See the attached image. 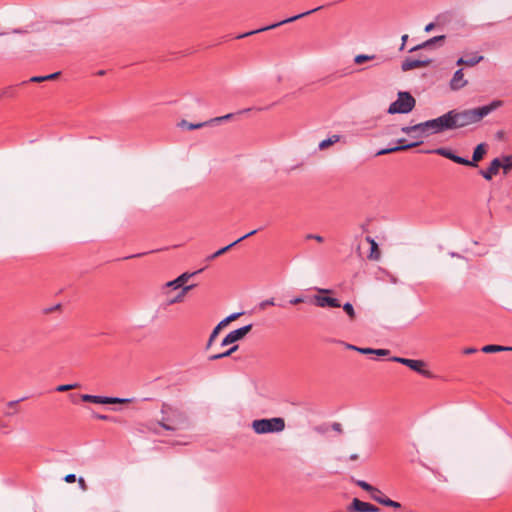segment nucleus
Listing matches in <instances>:
<instances>
[{"instance_id":"nucleus-1","label":"nucleus","mask_w":512,"mask_h":512,"mask_svg":"<svg viewBox=\"0 0 512 512\" xmlns=\"http://www.w3.org/2000/svg\"><path fill=\"white\" fill-rule=\"evenodd\" d=\"M502 105L503 102L501 100H494L490 104L482 107H476L465 110H450L452 112L451 116L454 130L480 122L484 117H486L487 115H489L491 112L495 111Z\"/></svg>"},{"instance_id":"nucleus-2","label":"nucleus","mask_w":512,"mask_h":512,"mask_svg":"<svg viewBox=\"0 0 512 512\" xmlns=\"http://www.w3.org/2000/svg\"><path fill=\"white\" fill-rule=\"evenodd\" d=\"M161 412L162 418L159 421V425L165 430L176 431L187 426V417L180 410L168 404H163Z\"/></svg>"},{"instance_id":"nucleus-3","label":"nucleus","mask_w":512,"mask_h":512,"mask_svg":"<svg viewBox=\"0 0 512 512\" xmlns=\"http://www.w3.org/2000/svg\"><path fill=\"white\" fill-rule=\"evenodd\" d=\"M251 427L256 434L279 433L285 429V420L282 417L255 419Z\"/></svg>"},{"instance_id":"nucleus-4","label":"nucleus","mask_w":512,"mask_h":512,"mask_svg":"<svg viewBox=\"0 0 512 512\" xmlns=\"http://www.w3.org/2000/svg\"><path fill=\"white\" fill-rule=\"evenodd\" d=\"M415 104L416 100L409 92L400 91L397 100L390 104L388 113L407 114L414 109Z\"/></svg>"},{"instance_id":"nucleus-5","label":"nucleus","mask_w":512,"mask_h":512,"mask_svg":"<svg viewBox=\"0 0 512 512\" xmlns=\"http://www.w3.org/2000/svg\"><path fill=\"white\" fill-rule=\"evenodd\" d=\"M323 6H319V7H316L314 9H311L309 11H306V12H303V13H300L298 15H295V16H292V17H289L287 19H284L280 22H277V23H274V24H271L269 26H266V27H263V28H259V29H256V30H253V31H250V32H247V33H244V34H241V35H238L236 36L237 39H241V38H244V37H247V36H250V35H253V34H256V33H260V32H263V31H267V30H271V29H274L276 27H279L283 24H286V23H291V22H294L300 18H303L307 15H310L320 9H322Z\"/></svg>"},{"instance_id":"nucleus-6","label":"nucleus","mask_w":512,"mask_h":512,"mask_svg":"<svg viewBox=\"0 0 512 512\" xmlns=\"http://www.w3.org/2000/svg\"><path fill=\"white\" fill-rule=\"evenodd\" d=\"M390 360L401 363L426 378L433 377V374L429 370L425 369L426 363L423 360H414L397 356L391 357Z\"/></svg>"},{"instance_id":"nucleus-7","label":"nucleus","mask_w":512,"mask_h":512,"mask_svg":"<svg viewBox=\"0 0 512 512\" xmlns=\"http://www.w3.org/2000/svg\"><path fill=\"white\" fill-rule=\"evenodd\" d=\"M365 242H366V245L368 246V250L365 252L364 245L362 243H360L357 247L359 256L362 257L365 255L369 260H374V261L379 260L381 257V252H380V249H379L376 241L373 238H371L370 236H366Z\"/></svg>"},{"instance_id":"nucleus-8","label":"nucleus","mask_w":512,"mask_h":512,"mask_svg":"<svg viewBox=\"0 0 512 512\" xmlns=\"http://www.w3.org/2000/svg\"><path fill=\"white\" fill-rule=\"evenodd\" d=\"M81 399L84 402H90V403H95V404H117V403H128L131 401L130 399L98 396V395H90V394L81 395Z\"/></svg>"},{"instance_id":"nucleus-9","label":"nucleus","mask_w":512,"mask_h":512,"mask_svg":"<svg viewBox=\"0 0 512 512\" xmlns=\"http://www.w3.org/2000/svg\"><path fill=\"white\" fill-rule=\"evenodd\" d=\"M252 329V324H248L234 331H231L222 340L221 346H227L243 339Z\"/></svg>"},{"instance_id":"nucleus-10","label":"nucleus","mask_w":512,"mask_h":512,"mask_svg":"<svg viewBox=\"0 0 512 512\" xmlns=\"http://www.w3.org/2000/svg\"><path fill=\"white\" fill-rule=\"evenodd\" d=\"M370 498L374 501L378 502L381 505H384L386 507H391L394 509H400L402 507L401 503L391 500L387 496H385L382 491H380L378 488H374V490L369 494Z\"/></svg>"},{"instance_id":"nucleus-11","label":"nucleus","mask_w":512,"mask_h":512,"mask_svg":"<svg viewBox=\"0 0 512 512\" xmlns=\"http://www.w3.org/2000/svg\"><path fill=\"white\" fill-rule=\"evenodd\" d=\"M425 153H435L437 155L443 156V157L450 159L451 161H453L457 164H461V165H465L468 163V159L460 157V156L456 155L454 152H452L451 150L446 149V148H437L435 150H428V151H425Z\"/></svg>"},{"instance_id":"nucleus-12","label":"nucleus","mask_w":512,"mask_h":512,"mask_svg":"<svg viewBox=\"0 0 512 512\" xmlns=\"http://www.w3.org/2000/svg\"><path fill=\"white\" fill-rule=\"evenodd\" d=\"M312 303L318 307H340L341 304L338 299L325 296V295H315L312 299Z\"/></svg>"},{"instance_id":"nucleus-13","label":"nucleus","mask_w":512,"mask_h":512,"mask_svg":"<svg viewBox=\"0 0 512 512\" xmlns=\"http://www.w3.org/2000/svg\"><path fill=\"white\" fill-rule=\"evenodd\" d=\"M431 62V59L406 58L401 64V69L403 71H409L416 68L427 67L431 64Z\"/></svg>"},{"instance_id":"nucleus-14","label":"nucleus","mask_w":512,"mask_h":512,"mask_svg":"<svg viewBox=\"0 0 512 512\" xmlns=\"http://www.w3.org/2000/svg\"><path fill=\"white\" fill-rule=\"evenodd\" d=\"M257 229L255 230H252L250 231L249 233L243 235L242 237L238 238L237 240H235L234 242L230 243L229 245L217 250L215 253L211 254L210 256L207 257V260L208 261H211V260H214L215 258L223 255L224 253L228 252L232 247H234L236 244L240 243L241 241H243L244 239L250 237V236H253L257 233Z\"/></svg>"},{"instance_id":"nucleus-15","label":"nucleus","mask_w":512,"mask_h":512,"mask_svg":"<svg viewBox=\"0 0 512 512\" xmlns=\"http://www.w3.org/2000/svg\"><path fill=\"white\" fill-rule=\"evenodd\" d=\"M451 113V111H448L447 113L435 118L440 133L447 130H454Z\"/></svg>"},{"instance_id":"nucleus-16","label":"nucleus","mask_w":512,"mask_h":512,"mask_svg":"<svg viewBox=\"0 0 512 512\" xmlns=\"http://www.w3.org/2000/svg\"><path fill=\"white\" fill-rule=\"evenodd\" d=\"M486 153H487V144H485V143L478 144L473 151L472 160H468V163L465 164V166L476 167L477 163L484 158Z\"/></svg>"},{"instance_id":"nucleus-17","label":"nucleus","mask_w":512,"mask_h":512,"mask_svg":"<svg viewBox=\"0 0 512 512\" xmlns=\"http://www.w3.org/2000/svg\"><path fill=\"white\" fill-rule=\"evenodd\" d=\"M404 142H405V139H400V140H398L399 146L382 149L377 152V155H385V154H389V153H393V152H397V151L408 150V149L416 147L422 143L421 141H418V142H414V143L404 144Z\"/></svg>"},{"instance_id":"nucleus-18","label":"nucleus","mask_w":512,"mask_h":512,"mask_svg":"<svg viewBox=\"0 0 512 512\" xmlns=\"http://www.w3.org/2000/svg\"><path fill=\"white\" fill-rule=\"evenodd\" d=\"M500 168H501L500 158H495L491 161V163L487 169H485V170L482 169L479 171V173L484 179L491 180L493 178V176L498 174Z\"/></svg>"},{"instance_id":"nucleus-19","label":"nucleus","mask_w":512,"mask_h":512,"mask_svg":"<svg viewBox=\"0 0 512 512\" xmlns=\"http://www.w3.org/2000/svg\"><path fill=\"white\" fill-rule=\"evenodd\" d=\"M466 85H467V80L464 79L463 70L462 69H458L454 73V75H453V77H452V79L450 81V88L452 90L457 91V90L463 88Z\"/></svg>"},{"instance_id":"nucleus-20","label":"nucleus","mask_w":512,"mask_h":512,"mask_svg":"<svg viewBox=\"0 0 512 512\" xmlns=\"http://www.w3.org/2000/svg\"><path fill=\"white\" fill-rule=\"evenodd\" d=\"M353 508H354V512H379L380 511V509L377 506L370 504L368 502L361 501L357 498H354Z\"/></svg>"},{"instance_id":"nucleus-21","label":"nucleus","mask_w":512,"mask_h":512,"mask_svg":"<svg viewBox=\"0 0 512 512\" xmlns=\"http://www.w3.org/2000/svg\"><path fill=\"white\" fill-rule=\"evenodd\" d=\"M401 131L405 134L411 135L412 133H418L417 137L428 136V128H426L422 123H418L413 126H404L401 128Z\"/></svg>"},{"instance_id":"nucleus-22","label":"nucleus","mask_w":512,"mask_h":512,"mask_svg":"<svg viewBox=\"0 0 512 512\" xmlns=\"http://www.w3.org/2000/svg\"><path fill=\"white\" fill-rule=\"evenodd\" d=\"M445 38H446L445 35H440V36L432 37V38L424 41L423 43H421V44L411 48L410 52H414V51H417V50H420V49L430 48V47H432L433 45H435L438 42H443L445 40Z\"/></svg>"},{"instance_id":"nucleus-23","label":"nucleus","mask_w":512,"mask_h":512,"mask_svg":"<svg viewBox=\"0 0 512 512\" xmlns=\"http://www.w3.org/2000/svg\"><path fill=\"white\" fill-rule=\"evenodd\" d=\"M194 273H183L178 278L173 281L168 282L167 287H172L173 289H178L180 287H185L184 284L188 281V279L193 276Z\"/></svg>"},{"instance_id":"nucleus-24","label":"nucleus","mask_w":512,"mask_h":512,"mask_svg":"<svg viewBox=\"0 0 512 512\" xmlns=\"http://www.w3.org/2000/svg\"><path fill=\"white\" fill-rule=\"evenodd\" d=\"M354 351H358L362 354H375L377 356H386L390 354V351L387 349L359 348L357 346H354Z\"/></svg>"},{"instance_id":"nucleus-25","label":"nucleus","mask_w":512,"mask_h":512,"mask_svg":"<svg viewBox=\"0 0 512 512\" xmlns=\"http://www.w3.org/2000/svg\"><path fill=\"white\" fill-rule=\"evenodd\" d=\"M342 139V136L338 135V134H334L332 136H330L329 138L321 141L318 145V148L320 150H326L327 148H329L330 146L340 142Z\"/></svg>"},{"instance_id":"nucleus-26","label":"nucleus","mask_w":512,"mask_h":512,"mask_svg":"<svg viewBox=\"0 0 512 512\" xmlns=\"http://www.w3.org/2000/svg\"><path fill=\"white\" fill-rule=\"evenodd\" d=\"M482 352L484 353H496L501 351H512V347H506L501 345H486L482 347Z\"/></svg>"},{"instance_id":"nucleus-27","label":"nucleus","mask_w":512,"mask_h":512,"mask_svg":"<svg viewBox=\"0 0 512 512\" xmlns=\"http://www.w3.org/2000/svg\"><path fill=\"white\" fill-rule=\"evenodd\" d=\"M225 325L222 324V321H220L217 326L213 329V331L211 332L210 336H209V339H208V342L206 344V350L210 349L213 342L215 341V339L217 338L218 334L220 333L221 329L224 327Z\"/></svg>"},{"instance_id":"nucleus-28","label":"nucleus","mask_w":512,"mask_h":512,"mask_svg":"<svg viewBox=\"0 0 512 512\" xmlns=\"http://www.w3.org/2000/svg\"><path fill=\"white\" fill-rule=\"evenodd\" d=\"M501 168L503 169L504 174H508V172L512 169V155H504L500 158Z\"/></svg>"},{"instance_id":"nucleus-29","label":"nucleus","mask_w":512,"mask_h":512,"mask_svg":"<svg viewBox=\"0 0 512 512\" xmlns=\"http://www.w3.org/2000/svg\"><path fill=\"white\" fill-rule=\"evenodd\" d=\"M238 347H239L238 345H234L231 348H229L228 350H226L225 352L210 355L208 359L210 361H215V360H218V359H222V358L228 357L232 353H234L238 349Z\"/></svg>"},{"instance_id":"nucleus-30","label":"nucleus","mask_w":512,"mask_h":512,"mask_svg":"<svg viewBox=\"0 0 512 512\" xmlns=\"http://www.w3.org/2000/svg\"><path fill=\"white\" fill-rule=\"evenodd\" d=\"M376 59H377L376 55L359 54L354 57V64L362 65L368 61H374Z\"/></svg>"},{"instance_id":"nucleus-31","label":"nucleus","mask_w":512,"mask_h":512,"mask_svg":"<svg viewBox=\"0 0 512 512\" xmlns=\"http://www.w3.org/2000/svg\"><path fill=\"white\" fill-rule=\"evenodd\" d=\"M194 287V285H188L182 288V290L172 299L168 301L169 304H174L177 302H181L186 295V293L191 290Z\"/></svg>"},{"instance_id":"nucleus-32","label":"nucleus","mask_w":512,"mask_h":512,"mask_svg":"<svg viewBox=\"0 0 512 512\" xmlns=\"http://www.w3.org/2000/svg\"><path fill=\"white\" fill-rule=\"evenodd\" d=\"M423 125L426 128H428V135H430V134H440V132L438 130V127H437V122L435 121V119H431V120L425 121V122H423Z\"/></svg>"},{"instance_id":"nucleus-33","label":"nucleus","mask_w":512,"mask_h":512,"mask_svg":"<svg viewBox=\"0 0 512 512\" xmlns=\"http://www.w3.org/2000/svg\"><path fill=\"white\" fill-rule=\"evenodd\" d=\"M482 60H483V56L478 55L477 53H475V54H472V55H469V56L465 57V65H467V66H475L476 64H478Z\"/></svg>"},{"instance_id":"nucleus-34","label":"nucleus","mask_w":512,"mask_h":512,"mask_svg":"<svg viewBox=\"0 0 512 512\" xmlns=\"http://www.w3.org/2000/svg\"><path fill=\"white\" fill-rule=\"evenodd\" d=\"M207 125H209V121L193 124V123H188L186 120H182L180 123L181 127H186L189 130L199 129V128H202Z\"/></svg>"},{"instance_id":"nucleus-35","label":"nucleus","mask_w":512,"mask_h":512,"mask_svg":"<svg viewBox=\"0 0 512 512\" xmlns=\"http://www.w3.org/2000/svg\"><path fill=\"white\" fill-rule=\"evenodd\" d=\"M354 484H356L357 486L361 487L362 489H364L365 491H367L369 494L374 490V486H372L371 484L363 481V480H356L354 481Z\"/></svg>"},{"instance_id":"nucleus-36","label":"nucleus","mask_w":512,"mask_h":512,"mask_svg":"<svg viewBox=\"0 0 512 512\" xmlns=\"http://www.w3.org/2000/svg\"><path fill=\"white\" fill-rule=\"evenodd\" d=\"M233 116H234V114L229 113V114H226V115H224V116L215 117V118H213V119L209 120V124L214 123V122H216V123H220V122H222V121H224V120L231 119Z\"/></svg>"},{"instance_id":"nucleus-37","label":"nucleus","mask_w":512,"mask_h":512,"mask_svg":"<svg viewBox=\"0 0 512 512\" xmlns=\"http://www.w3.org/2000/svg\"><path fill=\"white\" fill-rule=\"evenodd\" d=\"M77 387V384H63L56 388L58 392H66Z\"/></svg>"},{"instance_id":"nucleus-38","label":"nucleus","mask_w":512,"mask_h":512,"mask_svg":"<svg viewBox=\"0 0 512 512\" xmlns=\"http://www.w3.org/2000/svg\"><path fill=\"white\" fill-rule=\"evenodd\" d=\"M24 399H25V398H22V399H20V400H13V401H9V402L7 403V407H8V408H11V409H14V413H16V412H17V409H16V408H17L18 403H19L20 401H23ZM12 414H13V412H8V413H7V415H12Z\"/></svg>"},{"instance_id":"nucleus-39","label":"nucleus","mask_w":512,"mask_h":512,"mask_svg":"<svg viewBox=\"0 0 512 512\" xmlns=\"http://www.w3.org/2000/svg\"><path fill=\"white\" fill-rule=\"evenodd\" d=\"M13 93H14L13 88L12 87H7V88L3 89L2 91H0V99L2 97H12Z\"/></svg>"},{"instance_id":"nucleus-40","label":"nucleus","mask_w":512,"mask_h":512,"mask_svg":"<svg viewBox=\"0 0 512 512\" xmlns=\"http://www.w3.org/2000/svg\"><path fill=\"white\" fill-rule=\"evenodd\" d=\"M274 305H275L274 298H270V299L262 301L259 304V307L261 310H264V309H266L267 306H274Z\"/></svg>"},{"instance_id":"nucleus-41","label":"nucleus","mask_w":512,"mask_h":512,"mask_svg":"<svg viewBox=\"0 0 512 512\" xmlns=\"http://www.w3.org/2000/svg\"><path fill=\"white\" fill-rule=\"evenodd\" d=\"M240 315H241V313L231 314L230 316H228V317H226L225 319L222 320V324H224L226 326L229 322L237 319Z\"/></svg>"},{"instance_id":"nucleus-42","label":"nucleus","mask_w":512,"mask_h":512,"mask_svg":"<svg viewBox=\"0 0 512 512\" xmlns=\"http://www.w3.org/2000/svg\"><path fill=\"white\" fill-rule=\"evenodd\" d=\"M94 417L96 419H99V420H104V421H114L116 422V420L108 415H103V414H95Z\"/></svg>"},{"instance_id":"nucleus-43","label":"nucleus","mask_w":512,"mask_h":512,"mask_svg":"<svg viewBox=\"0 0 512 512\" xmlns=\"http://www.w3.org/2000/svg\"><path fill=\"white\" fill-rule=\"evenodd\" d=\"M344 311L347 313L349 317L352 318V303L347 302L343 305Z\"/></svg>"},{"instance_id":"nucleus-44","label":"nucleus","mask_w":512,"mask_h":512,"mask_svg":"<svg viewBox=\"0 0 512 512\" xmlns=\"http://www.w3.org/2000/svg\"><path fill=\"white\" fill-rule=\"evenodd\" d=\"M29 81L39 83V82L47 81V78H46V76H33L30 78Z\"/></svg>"},{"instance_id":"nucleus-45","label":"nucleus","mask_w":512,"mask_h":512,"mask_svg":"<svg viewBox=\"0 0 512 512\" xmlns=\"http://www.w3.org/2000/svg\"><path fill=\"white\" fill-rule=\"evenodd\" d=\"M77 481H78L79 487H80L83 491H86V490L88 489L87 484H86L85 480H84L82 477L78 478V480H77Z\"/></svg>"},{"instance_id":"nucleus-46","label":"nucleus","mask_w":512,"mask_h":512,"mask_svg":"<svg viewBox=\"0 0 512 512\" xmlns=\"http://www.w3.org/2000/svg\"><path fill=\"white\" fill-rule=\"evenodd\" d=\"M64 480L67 482V483H74L77 479H76V476L74 474H68L64 477Z\"/></svg>"},{"instance_id":"nucleus-47","label":"nucleus","mask_w":512,"mask_h":512,"mask_svg":"<svg viewBox=\"0 0 512 512\" xmlns=\"http://www.w3.org/2000/svg\"><path fill=\"white\" fill-rule=\"evenodd\" d=\"M304 301V299L302 297H296V298H293L289 301V303L291 305H297L299 303H302Z\"/></svg>"},{"instance_id":"nucleus-48","label":"nucleus","mask_w":512,"mask_h":512,"mask_svg":"<svg viewBox=\"0 0 512 512\" xmlns=\"http://www.w3.org/2000/svg\"><path fill=\"white\" fill-rule=\"evenodd\" d=\"M307 238L315 239L318 242H323V237H321L320 235L309 234V235H307Z\"/></svg>"},{"instance_id":"nucleus-49","label":"nucleus","mask_w":512,"mask_h":512,"mask_svg":"<svg viewBox=\"0 0 512 512\" xmlns=\"http://www.w3.org/2000/svg\"><path fill=\"white\" fill-rule=\"evenodd\" d=\"M478 350L476 348H473V347H467L463 350V353L464 354H473V353H476Z\"/></svg>"},{"instance_id":"nucleus-50","label":"nucleus","mask_w":512,"mask_h":512,"mask_svg":"<svg viewBox=\"0 0 512 512\" xmlns=\"http://www.w3.org/2000/svg\"><path fill=\"white\" fill-rule=\"evenodd\" d=\"M60 75V72H55L49 75H46L47 80H53L56 79Z\"/></svg>"},{"instance_id":"nucleus-51","label":"nucleus","mask_w":512,"mask_h":512,"mask_svg":"<svg viewBox=\"0 0 512 512\" xmlns=\"http://www.w3.org/2000/svg\"><path fill=\"white\" fill-rule=\"evenodd\" d=\"M401 40H402V44H401L400 50H403L404 46H405V44H406V42L408 40V35L407 34L403 35Z\"/></svg>"},{"instance_id":"nucleus-52","label":"nucleus","mask_w":512,"mask_h":512,"mask_svg":"<svg viewBox=\"0 0 512 512\" xmlns=\"http://www.w3.org/2000/svg\"><path fill=\"white\" fill-rule=\"evenodd\" d=\"M434 27H435V24H434V23H429V24H427V25H426V27H425V31H426V32H430L431 30H433V29H434Z\"/></svg>"},{"instance_id":"nucleus-53","label":"nucleus","mask_w":512,"mask_h":512,"mask_svg":"<svg viewBox=\"0 0 512 512\" xmlns=\"http://www.w3.org/2000/svg\"><path fill=\"white\" fill-rule=\"evenodd\" d=\"M336 342L344 345L346 349H352V344H350V343H345L343 341H336Z\"/></svg>"},{"instance_id":"nucleus-54","label":"nucleus","mask_w":512,"mask_h":512,"mask_svg":"<svg viewBox=\"0 0 512 512\" xmlns=\"http://www.w3.org/2000/svg\"><path fill=\"white\" fill-rule=\"evenodd\" d=\"M145 254H146V253H138V254H135V255H131V256L125 257V259L141 257V256H143V255H145Z\"/></svg>"},{"instance_id":"nucleus-55","label":"nucleus","mask_w":512,"mask_h":512,"mask_svg":"<svg viewBox=\"0 0 512 512\" xmlns=\"http://www.w3.org/2000/svg\"><path fill=\"white\" fill-rule=\"evenodd\" d=\"M457 65H465V58L461 57L457 60Z\"/></svg>"},{"instance_id":"nucleus-56","label":"nucleus","mask_w":512,"mask_h":512,"mask_svg":"<svg viewBox=\"0 0 512 512\" xmlns=\"http://www.w3.org/2000/svg\"><path fill=\"white\" fill-rule=\"evenodd\" d=\"M333 429L336 431H340V424L339 423L333 424Z\"/></svg>"},{"instance_id":"nucleus-57","label":"nucleus","mask_w":512,"mask_h":512,"mask_svg":"<svg viewBox=\"0 0 512 512\" xmlns=\"http://www.w3.org/2000/svg\"><path fill=\"white\" fill-rule=\"evenodd\" d=\"M347 511L352 512V503L347 505Z\"/></svg>"},{"instance_id":"nucleus-58","label":"nucleus","mask_w":512,"mask_h":512,"mask_svg":"<svg viewBox=\"0 0 512 512\" xmlns=\"http://www.w3.org/2000/svg\"><path fill=\"white\" fill-rule=\"evenodd\" d=\"M105 74V71L101 70L98 72V75H104Z\"/></svg>"},{"instance_id":"nucleus-59","label":"nucleus","mask_w":512,"mask_h":512,"mask_svg":"<svg viewBox=\"0 0 512 512\" xmlns=\"http://www.w3.org/2000/svg\"><path fill=\"white\" fill-rule=\"evenodd\" d=\"M14 32H15V33H22V31H21V30H18V29L14 30Z\"/></svg>"},{"instance_id":"nucleus-60","label":"nucleus","mask_w":512,"mask_h":512,"mask_svg":"<svg viewBox=\"0 0 512 512\" xmlns=\"http://www.w3.org/2000/svg\"><path fill=\"white\" fill-rule=\"evenodd\" d=\"M320 292H322V293H328L329 291H328V290H320Z\"/></svg>"},{"instance_id":"nucleus-61","label":"nucleus","mask_w":512,"mask_h":512,"mask_svg":"<svg viewBox=\"0 0 512 512\" xmlns=\"http://www.w3.org/2000/svg\"><path fill=\"white\" fill-rule=\"evenodd\" d=\"M357 458H358V456L356 454H354V456H353L354 461L357 460Z\"/></svg>"}]
</instances>
